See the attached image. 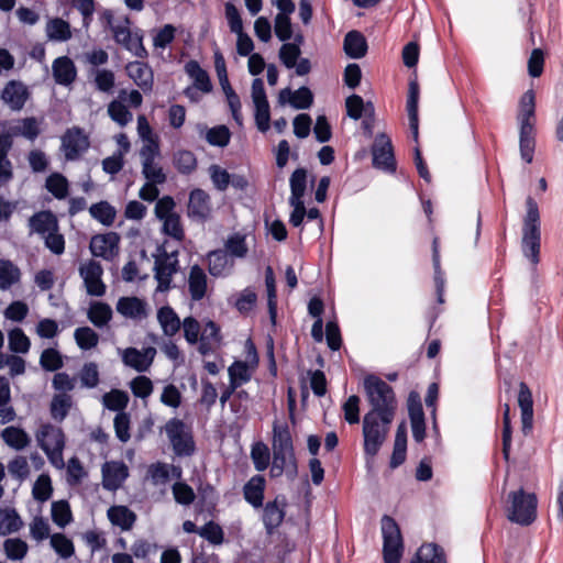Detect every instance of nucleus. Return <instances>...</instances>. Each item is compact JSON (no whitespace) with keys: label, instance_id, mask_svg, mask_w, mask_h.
I'll return each mask as SVG.
<instances>
[{"label":"nucleus","instance_id":"50","mask_svg":"<svg viewBox=\"0 0 563 563\" xmlns=\"http://www.w3.org/2000/svg\"><path fill=\"white\" fill-rule=\"evenodd\" d=\"M3 550L9 560L21 561L26 556L29 545L20 538H10L3 542Z\"/></svg>","mask_w":563,"mask_h":563},{"label":"nucleus","instance_id":"8","mask_svg":"<svg viewBox=\"0 0 563 563\" xmlns=\"http://www.w3.org/2000/svg\"><path fill=\"white\" fill-rule=\"evenodd\" d=\"M383 555L385 563H399L404 552V541L397 522L385 516L380 522Z\"/></svg>","mask_w":563,"mask_h":563},{"label":"nucleus","instance_id":"22","mask_svg":"<svg viewBox=\"0 0 563 563\" xmlns=\"http://www.w3.org/2000/svg\"><path fill=\"white\" fill-rule=\"evenodd\" d=\"M89 147L88 137L79 129H70L63 137V150L66 158L75 159Z\"/></svg>","mask_w":563,"mask_h":563},{"label":"nucleus","instance_id":"24","mask_svg":"<svg viewBox=\"0 0 563 563\" xmlns=\"http://www.w3.org/2000/svg\"><path fill=\"white\" fill-rule=\"evenodd\" d=\"M211 213L210 197L201 189H194L189 195L187 214L189 218L203 220Z\"/></svg>","mask_w":563,"mask_h":563},{"label":"nucleus","instance_id":"20","mask_svg":"<svg viewBox=\"0 0 563 563\" xmlns=\"http://www.w3.org/2000/svg\"><path fill=\"white\" fill-rule=\"evenodd\" d=\"M128 476L129 470L123 462L111 461L102 466V485L108 490L118 489Z\"/></svg>","mask_w":563,"mask_h":563},{"label":"nucleus","instance_id":"42","mask_svg":"<svg viewBox=\"0 0 563 563\" xmlns=\"http://www.w3.org/2000/svg\"><path fill=\"white\" fill-rule=\"evenodd\" d=\"M407 448V428L406 423L401 422L396 432L394 452L391 455L390 464L393 467L398 466L405 461Z\"/></svg>","mask_w":563,"mask_h":563},{"label":"nucleus","instance_id":"35","mask_svg":"<svg viewBox=\"0 0 563 563\" xmlns=\"http://www.w3.org/2000/svg\"><path fill=\"white\" fill-rule=\"evenodd\" d=\"M188 287L194 300H200L207 291V276L198 266H192L189 273Z\"/></svg>","mask_w":563,"mask_h":563},{"label":"nucleus","instance_id":"38","mask_svg":"<svg viewBox=\"0 0 563 563\" xmlns=\"http://www.w3.org/2000/svg\"><path fill=\"white\" fill-rule=\"evenodd\" d=\"M265 479L263 476H253L244 486L245 499L255 507H260L264 497Z\"/></svg>","mask_w":563,"mask_h":563},{"label":"nucleus","instance_id":"32","mask_svg":"<svg viewBox=\"0 0 563 563\" xmlns=\"http://www.w3.org/2000/svg\"><path fill=\"white\" fill-rule=\"evenodd\" d=\"M157 321L162 331L167 336L175 335L181 325L180 319L176 312L168 306L162 307L157 311Z\"/></svg>","mask_w":563,"mask_h":563},{"label":"nucleus","instance_id":"26","mask_svg":"<svg viewBox=\"0 0 563 563\" xmlns=\"http://www.w3.org/2000/svg\"><path fill=\"white\" fill-rule=\"evenodd\" d=\"M52 70L55 81L64 86L71 84L77 76L75 64L67 56L56 58L53 62Z\"/></svg>","mask_w":563,"mask_h":563},{"label":"nucleus","instance_id":"18","mask_svg":"<svg viewBox=\"0 0 563 563\" xmlns=\"http://www.w3.org/2000/svg\"><path fill=\"white\" fill-rule=\"evenodd\" d=\"M155 355L156 350L152 346L143 350L128 347L122 352V361L126 366L137 372H146L151 367Z\"/></svg>","mask_w":563,"mask_h":563},{"label":"nucleus","instance_id":"33","mask_svg":"<svg viewBox=\"0 0 563 563\" xmlns=\"http://www.w3.org/2000/svg\"><path fill=\"white\" fill-rule=\"evenodd\" d=\"M344 52L351 58H362L367 52L365 37L357 31H351L344 38Z\"/></svg>","mask_w":563,"mask_h":563},{"label":"nucleus","instance_id":"62","mask_svg":"<svg viewBox=\"0 0 563 563\" xmlns=\"http://www.w3.org/2000/svg\"><path fill=\"white\" fill-rule=\"evenodd\" d=\"M129 401V397L126 393L113 389L102 397V402L104 407H107L110 410H122L126 407Z\"/></svg>","mask_w":563,"mask_h":563},{"label":"nucleus","instance_id":"16","mask_svg":"<svg viewBox=\"0 0 563 563\" xmlns=\"http://www.w3.org/2000/svg\"><path fill=\"white\" fill-rule=\"evenodd\" d=\"M408 412L411 422L412 437L417 442H421L426 435V423L420 396L411 391L407 400Z\"/></svg>","mask_w":563,"mask_h":563},{"label":"nucleus","instance_id":"27","mask_svg":"<svg viewBox=\"0 0 563 563\" xmlns=\"http://www.w3.org/2000/svg\"><path fill=\"white\" fill-rule=\"evenodd\" d=\"M31 233H36L42 238L58 229L57 218L48 211H42L32 216L29 220Z\"/></svg>","mask_w":563,"mask_h":563},{"label":"nucleus","instance_id":"52","mask_svg":"<svg viewBox=\"0 0 563 563\" xmlns=\"http://www.w3.org/2000/svg\"><path fill=\"white\" fill-rule=\"evenodd\" d=\"M89 212L92 218L104 225H111L115 219V209L106 201L95 203L90 207Z\"/></svg>","mask_w":563,"mask_h":563},{"label":"nucleus","instance_id":"44","mask_svg":"<svg viewBox=\"0 0 563 563\" xmlns=\"http://www.w3.org/2000/svg\"><path fill=\"white\" fill-rule=\"evenodd\" d=\"M172 473H176L177 477L180 476V472L174 466L165 463H155L148 467L147 476L154 485H164L169 481Z\"/></svg>","mask_w":563,"mask_h":563},{"label":"nucleus","instance_id":"12","mask_svg":"<svg viewBox=\"0 0 563 563\" xmlns=\"http://www.w3.org/2000/svg\"><path fill=\"white\" fill-rule=\"evenodd\" d=\"M372 155L374 167L386 172L395 170L391 141L385 133H380L376 136L372 147Z\"/></svg>","mask_w":563,"mask_h":563},{"label":"nucleus","instance_id":"64","mask_svg":"<svg viewBox=\"0 0 563 563\" xmlns=\"http://www.w3.org/2000/svg\"><path fill=\"white\" fill-rule=\"evenodd\" d=\"M41 366L49 372L59 369L63 366V357L55 349H46L40 356Z\"/></svg>","mask_w":563,"mask_h":563},{"label":"nucleus","instance_id":"11","mask_svg":"<svg viewBox=\"0 0 563 563\" xmlns=\"http://www.w3.org/2000/svg\"><path fill=\"white\" fill-rule=\"evenodd\" d=\"M251 98L255 109L254 118L256 126L261 132H266L269 129L271 113L264 82L261 78L253 80Z\"/></svg>","mask_w":563,"mask_h":563},{"label":"nucleus","instance_id":"59","mask_svg":"<svg viewBox=\"0 0 563 563\" xmlns=\"http://www.w3.org/2000/svg\"><path fill=\"white\" fill-rule=\"evenodd\" d=\"M47 190L57 199H64L68 194L67 179L60 174H53L46 179Z\"/></svg>","mask_w":563,"mask_h":563},{"label":"nucleus","instance_id":"31","mask_svg":"<svg viewBox=\"0 0 563 563\" xmlns=\"http://www.w3.org/2000/svg\"><path fill=\"white\" fill-rule=\"evenodd\" d=\"M3 442L15 451H22L29 446L31 439L29 434L16 427H7L1 432Z\"/></svg>","mask_w":563,"mask_h":563},{"label":"nucleus","instance_id":"46","mask_svg":"<svg viewBox=\"0 0 563 563\" xmlns=\"http://www.w3.org/2000/svg\"><path fill=\"white\" fill-rule=\"evenodd\" d=\"M22 527V520L15 510L0 509V536L16 532Z\"/></svg>","mask_w":563,"mask_h":563},{"label":"nucleus","instance_id":"9","mask_svg":"<svg viewBox=\"0 0 563 563\" xmlns=\"http://www.w3.org/2000/svg\"><path fill=\"white\" fill-rule=\"evenodd\" d=\"M165 432L178 455H189L194 452V440L191 431L179 419H172L165 424Z\"/></svg>","mask_w":563,"mask_h":563},{"label":"nucleus","instance_id":"49","mask_svg":"<svg viewBox=\"0 0 563 563\" xmlns=\"http://www.w3.org/2000/svg\"><path fill=\"white\" fill-rule=\"evenodd\" d=\"M40 133L38 122L35 118H25L19 121L10 129V139L12 135H22L29 140H34Z\"/></svg>","mask_w":563,"mask_h":563},{"label":"nucleus","instance_id":"41","mask_svg":"<svg viewBox=\"0 0 563 563\" xmlns=\"http://www.w3.org/2000/svg\"><path fill=\"white\" fill-rule=\"evenodd\" d=\"M418 99H419V86L417 81H411L409 85V96L407 102L408 115L410 121V128L415 140L418 139Z\"/></svg>","mask_w":563,"mask_h":563},{"label":"nucleus","instance_id":"19","mask_svg":"<svg viewBox=\"0 0 563 563\" xmlns=\"http://www.w3.org/2000/svg\"><path fill=\"white\" fill-rule=\"evenodd\" d=\"M29 96L30 93L26 86L16 80L7 82L1 92L2 101L13 111L21 110L29 99Z\"/></svg>","mask_w":563,"mask_h":563},{"label":"nucleus","instance_id":"7","mask_svg":"<svg viewBox=\"0 0 563 563\" xmlns=\"http://www.w3.org/2000/svg\"><path fill=\"white\" fill-rule=\"evenodd\" d=\"M36 441L56 468H63L64 434L59 428L43 424L35 433Z\"/></svg>","mask_w":563,"mask_h":563},{"label":"nucleus","instance_id":"23","mask_svg":"<svg viewBox=\"0 0 563 563\" xmlns=\"http://www.w3.org/2000/svg\"><path fill=\"white\" fill-rule=\"evenodd\" d=\"M313 102V95L307 87L291 91L289 88L282 89L278 93V103H289L295 109H308Z\"/></svg>","mask_w":563,"mask_h":563},{"label":"nucleus","instance_id":"43","mask_svg":"<svg viewBox=\"0 0 563 563\" xmlns=\"http://www.w3.org/2000/svg\"><path fill=\"white\" fill-rule=\"evenodd\" d=\"M410 563H445L442 551L432 543L421 545Z\"/></svg>","mask_w":563,"mask_h":563},{"label":"nucleus","instance_id":"58","mask_svg":"<svg viewBox=\"0 0 563 563\" xmlns=\"http://www.w3.org/2000/svg\"><path fill=\"white\" fill-rule=\"evenodd\" d=\"M307 172L303 168L296 169L290 177L291 196L289 200H302L306 191Z\"/></svg>","mask_w":563,"mask_h":563},{"label":"nucleus","instance_id":"5","mask_svg":"<svg viewBox=\"0 0 563 563\" xmlns=\"http://www.w3.org/2000/svg\"><path fill=\"white\" fill-rule=\"evenodd\" d=\"M527 213L523 220L522 250L530 262L536 265L539 262L540 252V214L538 203L528 197L526 200Z\"/></svg>","mask_w":563,"mask_h":563},{"label":"nucleus","instance_id":"57","mask_svg":"<svg viewBox=\"0 0 563 563\" xmlns=\"http://www.w3.org/2000/svg\"><path fill=\"white\" fill-rule=\"evenodd\" d=\"M51 511L53 521L60 528H64L71 521V510L65 500L54 501Z\"/></svg>","mask_w":563,"mask_h":563},{"label":"nucleus","instance_id":"54","mask_svg":"<svg viewBox=\"0 0 563 563\" xmlns=\"http://www.w3.org/2000/svg\"><path fill=\"white\" fill-rule=\"evenodd\" d=\"M174 165L181 174H189L197 167V159L192 152L179 150L174 154Z\"/></svg>","mask_w":563,"mask_h":563},{"label":"nucleus","instance_id":"53","mask_svg":"<svg viewBox=\"0 0 563 563\" xmlns=\"http://www.w3.org/2000/svg\"><path fill=\"white\" fill-rule=\"evenodd\" d=\"M74 339L81 350H91L99 342L98 334L89 327L77 328L74 332Z\"/></svg>","mask_w":563,"mask_h":563},{"label":"nucleus","instance_id":"47","mask_svg":"<svg viewBox=\"0 0 563 563\" xmlns=\"http://www.w3.org/2000/svg\"><path fill=\"white\" fill-rule=\"evenodd\" d=\"M187 74L194 79L196 88L202 92H209L211 90V84L208 74L199 66L195 60H190L186 64Z\"/></svg>","mask_w":563,"mask_h":563},{"label":"nucleus","instance_id":"21","mask_svg":"<svg viewBox=\"0 0 563 563\" xmlns=\"http://www.w3.org/2000/svg\"><path fill=\"white\" fill-rule=\"evenodd\" d=\"M177 257L175 253L164 254L156 261L157 290L166 291L169 288L172 276L177 272Z\"/></svg>","mask_w":563,"mask_h":563},{"label":"nucleus","instance_id":"45","mask_svg":"<svg viewBox=\"0 0 563 563\" xmlns=\"http://www.w3.org/2000/svg\"><path fill=\"white\" fill-rule=\"evenodd\" d=\"M46 35L52 41H67L71 37L70 26L59 18L52 19L46 24Z\"/></svg>","mask_w":563,"mask_h":563},{"label":"nucleus","instance_id":"3","mask_svg":"<svg viewBox=\"0 0 563 563\" xmlns=\"http://www.w3.org/2000/svg\"><path fill=\"white\" fill-rule=\"evenodd\" d=\"M394 416L367 412L363 417L364 452L374 457L384 444Z\"/></svg>","mask_w":563,"mask_h":563},{"label":"nucleus","instance_id":"13","mask_svg":"<svg viewBox=\"0 0 563 563\" xmlns=\"http://www.w3.org/2000/svg\"><path fill=\"white\" fill-rule=\"evenodd\" d=\"M115 309L122 317L134 321L145 320L151 313L147 301L135 296L119 298Z\"/></svg>","mask_w":563,"mask_h":563},{"label":"nucleus","instance_id":"14","mask_svg":"<svg viewBox=\"0 0 563 563\" xmlns=\"http://www.w3.org/2000/svg\"><path fill=\"white\" fill-rule=\"evenodd\" d=\"M120 235L115 232L96 234L90 240V251L93 256L112 260L119 253Z\"/></svg>","mask_w":563,"mask_h":563},{"label":"nucleus","instance_id":"56","mask_svg":"<svg viewBox=\"0 0 563 563\" xmlns=\"http://www.w3.org/2000/svg\"><path fill=\"white\" fill-rule=\"evenodd\" d=\"M247 236L234 233L225 241V250L231 256L243 258L247 253Z\"/></svg>","mask_w":563,"mask_h":563},{"label":"nucleus","instance_id":"25","mask_svg":"<svg viewBox=\"0 0 563 563\" xmlns=\"http://www.w3.org/2000/svg\"><path fill=\"white\" fill-rule=\"evenodd\" d=\"M128 76L143 91H151L153 87V71L151 67L141 62H131L125 66Z\"/></svg>","mask_w":563,"mask_h":563},{"label":"nucleus","instance_id":"15","mask_svg":"<svg viewBox=\"0 0 563 563\" xmlns=\"http://www.w3.org/2000/svg\"><path fill=\"white\" fill-rule=\"evenodd\" d=\"M79 274L84 279L87 292L90 296L100 297L106 291V286L101 280V265L95 261H87L79 267Z\"/></svg>","mask_w":563,"mask_h":563},{"label":"nucleus","instance_id":"1","mask_svg":"<svg viewBox=\"0 0 563 563\" xmlns=\"http://www.w3.org/2000/svg\"><path fill=\"white\" fill-rule=\"evenodd\" d=\"M536 96L532 90L526 91L519 101L517 115L519 126V150L523 161L530 164L533 159Z\"/></svg>","mask_w":563,"mask_h":563},{"label":"nucleus","instance_id":"2","mask_svg":"<svg viewBox=\"0 0 563 563\" xmlns=\"http://www.w3.org/2000/svg\"><path fill=\"white\" fill-rule=\"evenodd\" d=\"M283 474L292 479L297 474V463L288 430L275 427L271 476L279 477Z\"/></svg>","mask_w":563,"mask_h":563},{"label":"nucleus","instance_id":"61","mask_svg":"<svg viewBox=\"0 0 563 563\" xmlns=\"http://www.w3.org/2000/svg\"><path fill=\"white\" fill-rule=\"evenodd\" d=\"M53 487L51 478L47 474H42L37 477L33 485L32 494L34 499L45 501L52 496Z\"/></svg>","mask_w":563,"mask_h":563},{"label":"nucleus","instance_id":"10","mask_svg":"<svg viewBox=\"0 0 563 563\" xmlns=\"http://www.w3.org/2000/svg\"><path fill=\"white\" fill-rule=\"evenodd\" d=\"M108 23L111 25L113 37L118 44L123 45L125 49L136 57L143 58L147 55L142 43V35L139 33H131L128 19H123L117 24H112L111 19L109 18Z\"/></svg>","mask_w":563,"mask_h":563},{"label":"nucleus","instance_id":"60","mask_svg":"<svg viewBox=\"0 0 563 563\" xmlns=\"http://www.w3.org/2000/svg\"><path fill=\"white\" fill-rule=\"evenodd\" d=\"M51 545L63 559L70 558L75 552L71 540L62 533H55L51 537Z\"/></svg>","mask_w":563,"mask_h":563},{"label":"nucleus","instance_id":"48","mask_svg":"<svg viewBox=\"0 0 563 563\" xmlns=\"http://www.w3.org/2000/svg\"><path fill=\"white\" fill-rule=\"evenodd\" d=\"M73 406V398L68 394H56L51 401V415L53 419L62 421Z\"/></svg>","mask_w":563,"mask_h":563},{"label":"nucleus","instance_id":"36","mask_svg":"<svg viewBox=\"0 0 563 563\" xmlns=\"http://www.w3.org/2000/svg\"><path fill=\"white\" fill-rule=\"evenodd\" d=\"M345 108L347 115L353 120H358L363 114L365 117H372L374 114L372 102L365 103L358 95L347 97Z\"/></svg>","mask_w":563,"mask_h":563},{"label":"nucleus","instance_id":"55","mask_svg":"<svg viewBox=\"0 0 563 563\" xmlns=\"http://www.w3.org/2000/svg\"><path fill=\"white\" fill-rule=\"evenodd\" d=\"M9 349L14 353H27L31 346L30 339L22 329L15 328L8 334Z\"/></svg>","mask_w":563,"mask_h":563},{"label":"nucleus","instance_id":"37","mask_svg":"<svg viewBox=\"0 0 563 563\" xmlns=\"http://www.w3.org/2000/svg\"><path fill=\"white\" fill-rule=\"evenodd\" d=\"M87 318L97 328H102L111 320L112 309L106 302L96 301L90 305L87 311Z\"/></svg>","mask_w":563,"mask_h":563},{"label":"nucleus","instance_id":"30","mask_svg":"<svg viewBox=\"0 0 563 563\" xmlns=\"http://www.w3.org/2000/svg\"><path fill=\"white\" fill-rule=\"evenodd\" d=\"M107 516L112 525L120 527L123 531L131 530L136 520V515L125 506L110 507Z\"/></svg>","mask_w":563,"mask_h":563},{"label":"nucleus","instance_id":"34","mask_svg":"<svg viewBox=\"0 0 563 563\" xmlns=\"http://www.w3.org/2000/svg\"><path fill=\"white\" fill-rule=\"evenodd\" d=\"M20 280V268L8 260H0V290H8Z\"/></svg>","mask_w":563,"mask_h":563},{"label":"nucleus","instance_id":"4","mask_svg":"<svg viewBox=\"0 0 563 563\" xmlns=\"http://www.w3.org/2000/svg\"><path fill=\"white\" fill-rule=\"evenodd\" d=\"M363 386L372 407L368 412L395 416L396 400L389 385L376 376L368 375L364 378Z\"/></svg>","mask_w":563,"mask_h":563},{"label":"nucleus","instance_id":"51","mask_svg":"<svg viewBox=\"0 0 563 563\" xmlns=\"http://www.w3.org/2000/svg\"><path fill=\"white\" fill-rule=\"evenodd\" d=\"M206 141L212 146L224 147L229 144L231 133L225 125H218L201 131Z\"/></svg>","mask_w":563,"mask_h":563},{"label":"nucleus","instance_id":"17","mask_svg":"<svg viewBox=\"0 0 563 563\" xmlns=\"http://www.w3.org/2000/svg\"><path fill=\"white\" fill-rule=\"evenodd\" d=\"M517 401L521 416V431L528 435L533 427V397L530 388L523 382L519 384Z\"/></svg>","mask_w":563,"mask_h":563},{"label":"nucleus","instance_id":"6","mask_svg":"<svg viewBox=\"0 0 563 563\" xmlns=\"http://www.w3.org/2000/svg\"><path fill=\"white\" fill-rule=\"evenodd\" d=\"M506 516L509 521L520 526H529L537 517V496L522 488L508 495Z\"/></svg>","mask_w":563,"mask_h":563},{"label":"nucleus","instance_id":"28","mask_svg":"<svg viewBox=\"0 0 563 563\" xmlns=\"http://www.w3.org/2000/svg\"><path fill=\"white\" fill-rule=\"evenodd\" d=\"M285 505L286 503L284 498L276 497L274 501L268 503L265 506L263 521L267 530H273L283 522Z\"/></svg>","mask_w":563,"mask_h":563},{"label":"nucleus","instance_id":"39","mask_svg":"<svg viewBox=\"0 0 563 563\" xmlns=\"http://www.w3.org/2000/svg\"><path fill=\"white\" fill-rule=\"evenodd\" d=\"M10 147V137L0 136V187L7 185L13 177L12 164L7 158Z\"/></svg>","mask_w":563,"mask_h":563},{"label":"nucleus","instance_id":"63","mask_svg":"<svg viewBox=\"0 0 563 563\" xmlns=\"http://www.w3.org/2000/svg\"><path fill=\"white\" fill-rule=\"evenodd\" d=\"M161 222L162 230L166 235H169L177 241H181L184 239L185 232L178 213Z\"/></svg>","mask_w":563,"mask_h":563},{"label":"nucleus","instance_id":"40","mask_svg":"<svg viewBox=\"0 0 563 563\" xmlns=\"http://www.w3.org/2000/svg\"><path fill=\"white\" fill-rule=\"evenodd\" d=\"M209 272L213 276H221L233 267V262L223 251H213L208 254Z\"/></svg>","mask_w":563,"mask_h":563},{"label":"nucleus","instance_id":"29","mask_svg":"<svg viewBox=\"0 0 563 563\" xmlns=\"http://www.w3.org/2000/svg\"><path fill=\"white\" fill-rule=\"evenodd\" d=\"M256 366L247 361H235L228 369L232 389L249 382Z\"/></svg>","mask_w":563,"mask_h":563}]
</instances>
